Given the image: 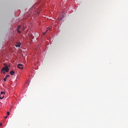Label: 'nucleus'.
<instances>
[{"label":"nucleus","mask_w":128,"mask_h":128,"mask_svg":"<svg viewBox=\"0 0 128 128\" xmlns=\"http://www.w3.org/2000/svg\"><path fill=\"white\" fill-rule=\"evenodd\" d=\"M7 115L8 116H10V112H7Z\"/></svg>","instance_id":"4468645a"},{"label":"nucleus","mask_w":128,"mask_h":128,"mask_svg":"<svg viewBox=\"0 0 128 128\" xmlns=\"http://www.w3.org/2000/svg\"><path fill=\"white\" fill-rule=\"evenodd\" d=\"M9 70H10V69L8 68V67L6 66V67H4L2 69V74H6V72H8Z\"/></svg>","instance_id":"7ed1b4c3"},{"label":"nucleus","mask_w":128,"mask_h":128,"mask_svg":"<svg viewBox=\"0 0 128 128\" xmlns=\"http://www.w3.org/2000/svg\"><path fill=\"white\" fill-rule=\"evenodd\" d=\"M21 30H26V28L24 27V26H23V27L22 28H21Z\"/></svg>","instance_id":"6e6552de"},{"label":"nucleus","mask_w":128,"mask_h":128,"mask_svg":"<svg viewBox=\"0 0 128 128\" xmlns=\"http://www.w3.org/2000/svg\"><path fill=\"white\" fill-rule=\"evenodd\" d=\"M5 118H8V116H6Z\"/></svg>","instance_id":"dca6fc26"},{"label":"nucleus","mask_w":128,"mask_h":128,"mask_svg":"<svg viewBox=\"0 0 128 128\" xmlns=\"http://www.w3.org/2000/svg\"><path fill=\"white\" fill-rule=\"evenodd\" d=\"M14 74H15V72H14V70H12V71H10V74L11 76H14Z\"/></svg>","instance_id":"0eeeda50"},{"label":"nucleus","mask_w":128,"mask_h":128,"mask_svg":"<svg viewBox=\"0 0 128 128\" xmlns=\"http://www.w3.org/2000/svg\"><path fill=\"white\" fill-rule=\"evenodd\" d=\"M20 46H22V43L20 42H18L16 43V44L15 45V46L16 48H20Z\"/></svg>","instance_id":"39448f33"},{"label":"nucleus","mask_w":128,"mask_h":128,"mask_svg":"<svg viewBox=\"0 0 128 128\" xmlns=\"http://www.w3.org/2000/svg\"><path fill=\"white\" fill-rule=\"evenodd\" d=\"M0 126H2V122L0 123Z\"/></svg>","instance_id":"2eb2a0df"},{"label":"nucleus","mask_w":128,"mask_h":128,"mask_svg":"<svg viewBox=\"0 0 128 128\" xmlns=\"http://www.w3.org/2000/svg\"><path fill=\"white\" fill-rule=\"evenodd\" d=\"M5 78H10V75H8V74L6 75V76H5Z\"/></svg>","instance_id":"f8f14e48"},{"label":"nucleus","mask_w":128,"mask_h":128,"mask_svg":"<svg viewBox=\"0 0 128 128\" xmlns=\"http://www.w3.org/2000/svg\"><path fill=\"white\" fill-rule=\"evenodd\" d=\"M4 96H3L2 97H0V100H4Z\"/></svg>","instance_id":"9d476101"},{"label":"nucleus","mask_w":128,"mask_h":128,"mask_svg":"<svg viewBox=\"0 0 128 128\" xmlns=\"http://www.w3.org/2000/svg\"><path fill=\"white\" fill-rule=\"evenodd\" d=\"M0 94H6V93H5L4 92H0Z\"/></svg>","instance_id":"1a4fd4ad"},{"label":"nucleus","mask_w":128,"mask_h":128,"mask_svg":"<svg viewBox=\"0 0 128 128\" xmlns=\"http://www.w3.org/2000/svg\"><path fill=\"white\" fill-rule=\"evenodd\" d=\"M51 28H52V27H49V28H48V29L47 30L46 32H48V30H50Z\"/></svg>","instance_id":"9b49d317"},{"label":"nucleus","mask_w":128,"mask_h":128,"mask_svg":"<svg viewBox=\"0 0 128 128\" xmlns=\"http://www.w3.org/2000/svg\"><path fill=\"white\" fill-rule=\"evenodd\" d=\"M38 6V4H36L30 9L28 12L25 14V16H33V18L38 16L40 12V10H42V8H40Z\"/></svg>","instance_id":"f257e3e1"},{"label":"nucleus","mask_w":128,"mask_h":128,"mask_svg":"<svg viewBox=\"0 0 128 128\" xmlns=\"http://www.w3.org/2000/svg\"><path fill=\"white\" fill-rule=\"evenodd\" d=\"M44 34H46V32H45Z\"/></svg>","instance_id":"f3484780"},{"label":"nucleus","mask_w":128,"mask_h":128,"mask_svg":"<svg viewBox=\"0 0 128 128\" xmlns=\"http://www.w3.org/2000/svg\"><path fill=\"white\" fill-rule=\"evenodd\" d=\"M18 68L20 70H22V68H24V67H22V64H18Z\"/></svg>","instance_id":"423d86ee"},{"label":"nucleus","mask_w":128,"mask_h":128,"mask_svg":"<svg viewBox=\"0 0 128 128\" xmlns=\"http://www.w3.org/2000/svg\"><path fill=\"white\" fill-rule=\"evenodd\" d=\"M4 82H6V78H4Z\"/></svg>","instance_id":"ddd939ff"},{"label":"nucleus","mask_w":128,"mask_h":128,"mask_svg":"<svg viewBox=\"0 0 128 128\" xmlns=\"http://www.w3.org/2000/svg\"><path fill=\"white\" fill-rule=\"evenodd\" d=\"M65 17H66V13L64 12H62L61 13H60L58 17V18L59 20L62 21V20H64V18Z\"/></svg>","instance_id":"f03ea898"},{"label":"nucleus","mask_w":128,"mask_h":128,"mask_svg":"<svg viewBox=\"0 0 128 128\" xmlns=\"http://www.w3.org/2000/svg\"><path fill=\"white\" fill-rule=\"evenodd\" d=\"M21 28H22V26H20V25H19L18 26L16 30H17V32L18 34H22V32H20V30Z\"/></svg>","instance_id":"20e7f679"}]
</instances>
